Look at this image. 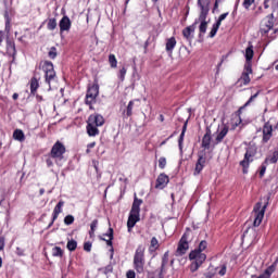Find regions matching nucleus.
Instances as JSON below:
<instances>
[{
	"mask_svg": "<svg viewBox=\"0 0 278 278\" xmlns=\"http://www.w3.org/2000/svg\"><path fill=\"white\" fill-rule=\"evenodd\" d=\"M270 0H265L264 1V7H265V9L266 10H268V8H270V5H268V2H269Z\"/></svg>",
	"mask_w": 278,
	"mask_h": 278,
	"instance_id": "obj_56",
	"label": "nucleus"
},
{
	"mask_svg": "<svg viewBox=\"0 0 278 278\" xmlns=\"http://www.w3.org/2000/svg\"><path fill=\"white\" fill-rule=\"evenodd\" d=\"M125 75H127V68L122 67L119 70V79H121V81H125Z\"/></svg>",
	"mask_w": 278,
	"mask_h": 278,
	"instance_id": "obj_43",
	"label": "nucleus"
},
{
	"mask_svg": "<svg viewBox=\"0 0 278 278\" xmlns=\"http://www.w3.org/2000/svg\"><path fill=\"white\" fill-rule=\"evenodd\" d=\"M47 164H48V166H53V162L49 159L47 160Z\"/></svg>",
	"mask_w": 278,
	"mask_h": 278,
	"instance_id": "obj_58",
	"label": "nucleus"
},
{
	"mask_svg": "<svg viewBox=\"0 0 278 278\" xmlns=\"http://www.w3.org/2000/svg\"><path fill=\"white\" fill-rule=\"evenodd\" d=\"M38 88H39L38 79L31 78V80H30V92H31V94H36V90H38Z\"/></svg>",
	"mask_w": 278,
	"mask_h": 278,
	"instance_id": "obj_30",
	"label": "nucleus"
},
{
	"mask_svg": "<svg viewBox=\"0 0 278 278\" xmlns=\"http://www.w3.org/2000/svg\"><path fill=\"white\" fill-rule=\"evenodd\" d=\"M106 270H109V273H111L112 271V267H108Z\"/></svg>",
	"mask_w": 278,
	"mask_h": 278,
	"instance_id": "obj_64",
	"label": "nucleus"
},
{
	"mask_svg": "<svg viewBox=\"0 0 278 278\" xmlns=\"http://www.w3.org/2000/svg\"><path fill=\"white\" fill-rule=\"evenodd\" d=\"M270 197L264 198L261 201H264V205L262 202L255 204L253 212H254V227H260L262 225V220H264V214L266 213V207H268V201Z\"/></svg>",
	"mask_w": 278,
	"mask_h": 278,
	"instance_id": "obj_3",
	"label": "nucleus"
},
{
	"mask_svg": "<svg viewBox=\"0 0 278 278\" xmlns=\"http://www.w3.org/2000/svg\"><path fill=\"white\" fill-rule=\"evenodd\" d=\"M249 75H253V70L251 68V62H247L244 65V71L239 79L241 84L244 86H248V84H251V77Z\"/></svg>",
	"mask_w": 278,
	"mask_h": 278,
	"instance_id": "obj_12",
	"label": "nucleus"
},
{
	"mask_svg": "<svg viewBox=\"0 0 278 278\" xmlns=\"http://www.w3.org/2000/svg\"><path fill=\"white\" fill-rule=\"evenodd\" d=\"M43 71L46 74V81L51 87L52 84H55V70H53V63L51 62H45L43 64Z\"/></svg>",
	"mask_w": 278,
	"mask_h": 278,
	"instance_id": "obj_8",
	"label": "nucleus"
},
{
	"mask_svg": "<svg viewBox=\"0 0 278 278\" xmlns=\"http://www.w3.org/2000/svg\"><path fill=\"white\" fill-rule=\"evenodd\" d=\"M275 27V16L273 14L267 15L261 23L262 34H268L270 29Z\"/></svg>",
	"mask_w": 278,
	"mask_h": 278,
	"instance_id": "obj_10",
	"label": "nucleus"
},
{
	"mask_svg": "<svg viewBox=\"0 0 278 278\" xmlns=\"http://www.w3.org/2000/svg\"><path fill=\"white\" fill-rule=\"evenodd\" d=\"M257 153V150L253 147L248 148L244 159L240 162V166H242V173L243 175H247L249 173V165L251 162H253V157H255V154Z\"/></svg>",
	"mask_w": 278,
	"mask_h": 278,
	"instance_id": "obj_6",
	"label": "nucleus"
},
{
	"mask_svg": "<svg viewBox=\"0 0 278 278\" xmlns=\"http://www.w3.org/2000/svg\"><path fill=\"white\" fill-rule=\"evenodd\" d=\"M220 27V22H216L214 25H213V27H212V29H211V31H210V38H214V36H216V34H217V31H218V28Z\"/></svg>",
	"mask_w": 278,
	"mask_h": 278,
	"instance_id": "obj_32",
	"label": "nucleus"
},
{
	"mask_svg": "<svg viewBox=\"0 0 278 278\" xmlns=\"http://www.w3.org/2000/svg\"><path fill=\"white\" fill-rule=\"evenodd\" d=\"M52 255H53V257H62V255H64V252L62 251V248L54 247L52 249Z\"/></svg>",
	"mask_w": 278,
	"mask_h": 278,
	"instance_id": "obj_33",
	"label": "nucleus"
},
{
	"mask_svg": "<svg viewBox=\"0 0 278 278\" xmlns=\"http://www.w3.org/2000/svg\"><path fill=\"white\" fill-rule=\"evenodd\" d=\"M87 134L88 136L94 137L99 136V128L105 125V118L101 114H92L87 121Z\"/></svg>",
	"mask_w": 278,
	"mask_h": 278,
	"instance_id": "obj_2",
	"label": "nucleus"
},
{
	"mask_svg": "<svg viewBox=\"0 0 278 278\" xmlns=\"http://www.w3.org/2000/svg\"><path fill=\"white\" fill-rule=\"evenodd\" d=\"M227 273V266L226 265H223L222 266V270L218 271V275H220L222 277L225 276Z\"/></svg>",
	"mask_w": 278,
	"mask_h": 278,
	"instance_id": "obj_50",
	"label": "nucleus"
},
{
	"mask_svg": "<svg viewBox=\"0 0 278 278\" xmlns=\"http://www.w3.org/2000/svg\"><path fill=\"white\" fill-rule=\"evenodd\" d=\"M253 3H255V0H243V8H245V10H249L251 5H253Z\"/></svg>",
	"mask_w": 278,
	"mask_h": 278,
	"instance_id": "obj_42",
	"label": "nucleus"
},
{
	"mask_svg": "<svg viewBox=\"0 0 278 278\" xmlns=\"http://www.w3.org/2000/svg\"><path fill=\"white\" fill-rule=\"evenodd\" d=\"M175 47H177V39H175V37H170L168 39H166V45H165V49L167 51V53H173V49H175Z\"/></svg>",
	"mask_w": 278,
	"mask_h": 278,
	"instance_id": "obj_23",
	"label": "nucleus"
},
{
	"mask_svg": "<svg viewBox=\"0 0 278 278\" xmlns=\"http://www.w3.org/2000/svg\"><path fill=\"white\" fill-rule=\"evenodd\" d=\"M59 26L61 31H68V29H71V18H68V16H63Z\"/></svg>",
	"mask_w": 278,
	"mask_h": 278,
	"instance_id": "obj_21",
	"label": "nucleus"
},
{
	"mask_svg": "<svg viewBox=\"0 0 278 278\" xmlns=\"http://www.w3.org/2000/svg\"><path fill=\"white\" fill-rule=\"evenodd\" d=\"M104 236L109 239H105L103 237H100V239L104 240V242H106L108 247H112V240H114V229L109 228V232H106Z\"/></svg>",
	"mask_w": 278,
	"mask_h": 278,
	"instance_id": "obj_25",
	"label": "nucleus"
},
{
	"mask_svg": "<svg viewBox=\"0 0 278 278\" xmlns=\"http://www.w3.org/2000/svg\"><path fill=\"white\" fill-rule=\"evenodd\" d=\"M264 173H266V167H262L260 172L261 177H264Z\"/></svg>",
	"mask_w": 278,
	"mask_h": 278,
	"instance_id": "obj_55",
	"label": "nucleus"
},
{
	"mask_svg": "<svg viewBox=\"0 0 278 278\" xmlns=\"http://www.w3.org/2000/svg\"><path fill=\"white\" fill-rule=\"evenodd\" d=\"M64 223L65 225H73V223H75V217L73 215H67L64 218Z\"/></svg>",
	"mask_w": 278,
	"mask_h": 278,
	"instance_id": "obj_40",
	"label": "nucleus"
},
{
	"mask_svg": "<svg viewBox=\"0 0 278 278\" xmlns=\"http://www.w3.org/2000/svg\"><path fill=\"white\" fill-rule=\"evenodd\" d=\"M55 27H58V21L55 18H49L48 20V29H50V31H53V29H55Z\"/></svg>",
	"mask_w": 278,
	"mask_h": 278,
	"instance_id": "obj_34",
	"label": "nucleus"
},
{
	"mask_svg": "<svg viewBox=\"0 0 278 278\" xmlns=\"http://www.w3.org/2000/svg\"><path fill=\"white\" fill-rule=\"evenodd\" d=\"M227 134H229V127L227 125H223L220 131L215 138V144L223 142V139L225 138V136H227Z\"/></svg>",
	"mask_w": 278,
	"mask_h": 278,
	"instance_id": "obj_19",
	"label": "nucleus"
},
{
	"mask_svg": "<svg viewBox=\"0 0 278 278\" xmlns=\"http://www.w3.org/2000/svg\"><path fill=\"white\" fill-rule=\"evenodd\" d=\"M48 55L51 60H55L58 58V49L55 47L50 48Z\"/></svg>",
	"mask_w": 278,
	"mask_h": 278,
	"instance_id": "obj_36",
	"label": "nucleus"
},
{
	"mask_svg": "<svg viewBox=\"0 0 278 278\" xmlns=\"http://www.w3.org/2000/svg\"><path fill=\"white\" fill-rule=\"evenodd\" d=\"M97 225H99V220H97V219H94L92 223H91V225H90V236H94V231H96V229H97Z\"/></svg>",
	"mask_w": 278,
	"mask_h": 278,
	"instance_id": "obj_38",
	"label": "nucleus"
},
{
	"mask_svg": "<svg viewBox=\"0 0 278 278\" xmlns=\"http://www.w3.org/2000/svg\"><path fill=\"white\" fill-rule=\"evenodd\" d=\"M97 97H99V85H93L89 87L86 96V104L90 105V110H92V103L97 102Z\"/></svg>",
	"mask_w": 278,
	"mask_h": 278,
	"instance_id": "obj_9",
	"label": "nucleus"
},
{
	"mask_svg": "<svg viewBox=\"0 0 278 278\" xmlns=\"http://www.w3.org/2000/svg\"><path fill=\"white\" fill-rule=\"evenodd\" d=\"M40 194H45V189H40Z\"/></svg>",
	"mask_w": 278,
	"mask_h": 278,
	"instance_id": "obj_61",
	"label": "nucleus"
},
{
	"mask_svg": "<svg viewBox=\"0 0 278 278\" xmlns=\"http://www.w3.org/2000/svg\"><path fill=\"white\" fill-rule=\"evenodd\" d=\"M97 147V142H91L87 146L88 149H94Z\"/></svg>",
	"mask_w": 278,
	"mask_h": 278,
	"instance_id": "obj_54",
	"label": "nucleus"
},
{
	"mask_svg": "<svg viewBox=\"0 0 278 278\" xmlns=\"http://www.w3.org/2000/svg\"><path fill=\"white\" fill-rule=\"evenodd\" d=\"M192 235V232L190 230H187L184 236L181 237L176 254L177 255H186V252L188 251V249H190V245L188 244V240H190V236Z\"/></svg>",
	"mask_w": 278,
	"mask_h": 278,
	"instance_id": "obj_7",
	"label": "nucleus"
},
{
	"mask_svg": "<svg viewBox=\"0 0 278 278\" xmlns=\"http://www.w3.org/2000/svg\"><path fill=\"white\" fill-rule=\"evenodd\" d=\"M198 5L201 8V18H205L210 13V0H198Z\"/></svg>",
	"mask_w": 278,
	"mask_h": 278,
	"instance_id": "obj_14",
	"label": "nucleus"
},
{
	"mask_svg": "<svg viewBox=\"0 0 278 278\" xmlns=\"http://www.w3.org/2000/svg\"><path fill=\"white\" fill-rule=\"evenodd\" d=\"M167 185L168 177L166 176V174H161L156 179L155 188H157L159 190H164V188H166Z\"/></svg>",
	"mask_w": 278,
	"mask_h": 278,
	"instance_id": "obj_17",
	"label": "nucleus"
},
{
	"mask_svg": "<svg viewBox=\"0 0 278 278\" xmlns=\"http://www.w3.org/2000/svg\"><path fill=\"white\" fill-rule=\"evenodd\" d=\"M140 222V215L130 213L127 222L128 231H131L136 227V223Z\"/></svg>",
	"mask_w": 278,
	"mask_h": 278,
	"instance_id": "obj_18",
	"label": "nucleus"
},
{
	"mask_svg": "<svg viewBox=\"0 0 278 278\" xmlns=\"http://www.w3.org/2000/svg\"><path fill=\"white\" fill-rule=\"evenodd\" d=\"M260 94V92H256L254 96H252L249 101L244 104L247 105H251L252 101H255V99H257V96Z\"/></svg>",
	"mask_w": 278,
	"mask_h": 278,
	"instance_id": "obj_48",
	"label": "nucleus"
},
{
	"mask_svg": "<svg viewBox=\"0 0 278 278\" xmlns=\"http://www.w3.org/2000/svg\"><path fill=\"white\" fill-rule=\"evenodd\" d=\"M210 144H212V130L207 129L202 138V147L203 149H210Z\"/></svg>",
	"mask_w": 278,
	"mask_h": 278,
	"instance_id": "obj_20",
	"label": "nucleus"
},
{
	"mask_svg": "<svg viewBox=\"0 0 278 278\" xmlns=\"http://www.w3.org/2000/svg\"><path fill=\"white\" fill-rule=\"evenodd\" d=\"M205 18H207V16H204V18H201V14L199 16V21H200V34H205V31H207V21H205Z\"/></svg>",
	"mask_w": 278,
	"mask_h": 278,
	"instance_id": "obj_28",
	"label": "nucleus"
},
{
	"mask_svg": "<svg viewBox=\"0 0 278 278\" xmlns=\"http://www.w3.org/2000/svg\"><path fill=\"white\" fill-rule=\"evenodd\" d=\"M3 42V31L0 30V45Z\"/></svg>",
	"mask_w": 278,
	"mask_h": 278,
	"instance_id": "obj_57",
	"label": "nucleus"
},
{
	"mask_svg": "<svg viewBox=\"0 0 278 278\" xmlns=\"http://www.w3.org/2000/svg\"><path fill=\"white\" fill-rule=\"evenodd\" d=\"M164 144H166V140H164V141L161 143V147H164Z\"/></svg>",
	"mask_w": 278,
	"mask_h": 278,
	"instance_id": "obj_62",
	"label": "nucleus"
},
{
	"mask_svg": "<svg viewBox=\"0 0 278 278\" xmlns=\"http://www.w3.org/2000/svg\"><path fill=\"white\" fill-rule=\"evenodd\" d=\"M5 249V238L1 237L0 238V251H3Z\"/></svg>",
	"mask_w": 278,
	"mask_h": 278,
	"instance_id": "obj_49",
	"label": "nucleus"
},
{
	"mask_svg": "<svg viewBox=\"0 0 278 278\" xmlns=\"http://www.w3.org/2000/svg\"><path fill=\"white\" fill-rule=\"evenodd\" d=\"M13 99H14V101H16V99H18V93H14Z\"/></svg>",
	"mask_w": 278,
	"mask_h": 278,
	"instance_id": "obj_59",
	"label": "nucleus"
},
{
	"mask_svg": "<svg viewBox=\"0 0 278 278\" xmlns=\"http://www.w3.org/2000/svg\"><path fill=\"white\" fill-rule=\"evenodd\" d=\"M245 60L248 62H251V60H253V47H249L245 50Z\"/></svg>",
	"mask_w": 278,
	"mask_h": 278,
	"instance_id": "obj_35",
	"label": "nucleus"
},
{
	"mask_svg": "<svg viewBox=\"0 0 278 278\" xmlns=\"http://www.w3.org/2000/svg\"><path fill=\"white\" fill-rule=\"evenodd\" d=\"M160 249V241L157 238L153 237L150 241V251H157Z\"/></svg>",
	"mask_w": 278,
	"mask_h": 278,
	"instance_id": "obj_29",
	"label": "nucleus"
},
{
	"mask_svg": "<svg viewBox=\"0 0 278 278\" xmlns=\"http://www.w3.org/2000/svg\"><path fill=\"white\" fill-rule=\"evenodd\" d=\"M227 16H229V13H224L222 15H219L217 23H219V27L220 24L223 23V21H225V18H227Z\"/></svg>",
	"mask_w": 278,
	"mask_h": 278,
	"instance_id": "obj_46",
	"label": "nucleus"
},
{
	"mask_svg": "<svg viewBox=\"0 0 278 278\" xmlns=\"http://www.w3.org/2000/svg\"><path fill=\"white\" fill-rule=\"evenodd\" d=\"M109 64L111 66V68H116L118 61L116 60V55L114 54H110L109 55Z\"/></svg>",
	"mask_w": 278,
	"mask_h": 278,
	"instance_id": "obj_31",
	"label": "nucleus"
},
{
	"mask_svg": "<svg viewBox=\"0 0 278 278\" xmlns=\"http://www.w3.org/2000/svg\"><path fill=\"white\" fill-rule=\"evenodd\" d=\"M240 123H242V119L240 118V116H235L232 118V129H236V127H238V125H240Z\"/></svg>",
	"mask_w": 278,
	"mask_h": 278,
	"instance_id": "obj_39",
	"label": "nucleus"
},
{
	"mask_svg": "<svg viewBox=\"0 0 278 278\" xmlns=\"http://www.w3.org/2000/svg\"><path fill=\"white\" fill-rule=\"evenodd\" d=\"M126 277H127V278H136V271H134V270H128L127 274H126Z\"/></svg>",
	"mask_w": 278,
	"mask_h": 278,
	"instance_id": "obj_51",
	"label": "nucleus"
},
{
	"mask_svg": "<svg viewBox=\"0 0 278 278\" xmlns=\"http://www.w3.org/2000/svg\"><path fill=\"white\" fill-rule=\"evenodd\" d=\"M242 238L245 242L253 243L255 242V238H257V232L255 229L250 228L243 233Z\"/></svg>",
	"mask_w": 278,
	"mask_h": 278,
	"instance_id": "obj_15",
	"label": "nucleus"
},
{
	"mask_svg": "<svg viewBox=\"0 0 278 278\" xmlns=\"http://www.w3.org/2000/svg\"><path fill=\"white\" fill-rule=\"evenodd\" d=\"M159 168H166V157H160L159 160Z\"/></svg>",
	"mask_w": 278,
	"mask_h": 278,
	"instance_id": "obj_44",
	"label": "nucleus"
},
{
	"mask_svg": "<svg viewBox=\"0 0 278 278\" xmlns=\"http://www.w3.org/2000/svg\"><path fill=\"white\" fill-rule=\"evenodd\" d=\"M182 131H184V134H186V124H185V126L182 128Z\"/></svg>",
	"mask_w": 278,
	"mask_h": 278,
	"instance_id": "obj_63",
	"label": "nucleus"
},
{
	"mask_svg": "<svg viewBox=\"0 0 278 278\" xmlns=\"http://www.w3.org/2000/svg\"><path fill=\"white\" fill-rule=\"evenodd\" d=\"M5 31L7 34H10V21H8L5 24Z\"/></svg>",
	"mask_w": 278,
	"mask_h": 278,
	"instance_id": "obj_53",
	"label": "nucleus"
},
{
	"mask_svg": "<svg viewBox=\"0 0 278 278\" xmlns=\"http://www.w3.org/2000/svg\"><path fill=\"white\" fill-rule=\"evenodd\" d=\"M67 249H68V251H75V249H77V241L70 240L67 242Z\"/></svg>",
	"mask_w": 278,
	"mask_h": 278,
	"instance_id": "obj_37",
	"label": "nucleus"
},
{
	"mask_svg": "<svg viewBox=\"0 0 278 278\" xmlns=\"http://www.w3.org/2000/svg\"><path fill=\"white\" fill-rule=\"evenodd\" d=\"M141 203H142V200L138 199V197L135 194V199H134V202H132L130 213L140 215V205H141Z\"/></svg>",
	"mask_w": 278,
	"mask_h": 278,
	"instance_id": "obj_22",
	"label": "nucleus"
},
{
	"mask_svg": "<svg viewBox=\"0 0 278 278\" xmlns=\"http://www.w3.org/2000/svg\"><path fill=\"white\" fill-rule=\"evenodd\" d=\"M1 266H3V260L0 256V268H1Z\"/></svg>",
	"mask_w": 278,
	"mask_h": 278,
	"instance_id": "obj_60",
	"label": "nucleus"
},
{
	"mask_svg": "<svg viewBox=\"0 0 278 278\" xmlns=\"http://www.w3.org/2000/svg\"><path fill=\"white\" fill-rule=\"evenodd\" d=\"M205 162H206L205 155L199 154V159H198V162L195 163L193 175H201V170L205 168Z\"/></svg>",
	"mask_w": 278,
	"mask_h": 278,
	"instance_id": "obj_13",
	"label": "nucleus"
},
{
	"mask_svg": "<svg viewBox=\"0 0 278 278\" xmlns=\"http://www.w3.org/2000/svg\"><path fill=\"white\" fill-rule=\"evenodd\" d=\"M13 138L14 140H18V142H24L25 141V132L21 129H16L13 132Z\"/></svg>",
	"mask_w": 278,
	"mask_h": 278,
	"instance_id": "obj_27",
	"label": "nucleus"
},
{
	"mask_svg": "<svg viewBox=\"0 0 278 278\" xmlns=\"http://www.w3.org/2000/svg\"><path fill=\"white\" fill-rule=\"evenodd\" d=\"M134 110V101H130L127 105L126 114L127 116H131Z\"/></svg>",
	"mask_w": 278,
	"mask_h": 278,
	"instance_id": "obj_41",
	"label": "nucleus"
},
{
	"mask_svg": "<svg viewBox=\"0 0 278 278\" xmlns=\"http://www.w3.org/2000/svg\"><path fill=\"white\" fill-rule=\"evenodd\" d=\"M262 142L266 144L270 138H273V124L270 122H266L262 128Z\"/></svg>",
	"mask_w": 278,
	"mask_h": 278,
	"instance_id": "obj_11",
	"label": "nucleus"
},
{
	"mask_svg": "<svg viewBox=\"0 0 278 278\" xmlns=\"http://www.w3.org/2000/svg\"><path fill=\"white\" fill-rule=\"evenodd\" d=\"M195 29H197V22L193 25L188 26L182 30L184 38H186V40H192V38H194L193 35Z\"/></svg>",
	"mask_w": 278,
	"mask_h": 278,
	"instance_id": "obj_16",
	"label": "nucleus"
},
{
	"mask_svg": "<svg viewBox=\"0 0 278 278\" xmlns=\"http://www.w3.org/2000/svg\"><path fill=\"white\" fill-rule=\"evenodd\" d=\"M84 249H85V251H87L88 253H90V251H92V243L86 242V243L84 244Z\"/></svg>",
	"mask_w": 278,
	"mask_h": 278,
	"instance_id": "obj_47",
	"label": "nucleus"
},
{
	"mask_svg": "<svg viewBox=\"0 0 278 278\" xmlns=\"http://www.w3.org/2000/svg\"><path fill=\"white\" fill-rule=\"evenodd\" d=\"M134 268L137 273H144V248L140 245L134 256Z\"/></svg>",
	"mask_w": 278,
	"mask_h": 278,
	"instance_id": "obj_4",
	"label": "nucleus"
},
{
	"mask_svg": "<svg viewBox=\"0 0 278 278\" xmlns=\"http://www.w3.org/2000/svg\"><path fill=\"white\" fill-rule=\"evenodd\" d=\"M277 160H278V153L275 152L274 156L270 159L271 164H276Z\"/></svg>",
	"mask_w": 278,
	"mask_h": 278,
	"instance_id": "obj_52",
	"label": "nucleus"
},
{
	"mask_svg": "<svg viewBox=\"0 0 278 278\" xmlns=\"http://www.w3.org/2000/svg\"><path fill=\"white\" fill-rule=\"evenodd\" d=\"M186 135V132H181L180 134V137H179V140H178V144H179V149L180 151L184 149L182 144H184V136Z\"/></svg>",
	"mask_w": 278,
	"mask_h": 278,
	"instance_id": "obj_45",
	"label": "nucleus"
},
{
	"mask_svg": "<svg viewBox=\"0 0 278 278\" xmlns=\"http://www.w3.org/2000/svg\"><path fill=\"white\" fill-rule=\"evenodd\" d=\"M205 249H207V241H201L199 244V249L192 251L189 254V258L193 261L190 265L191 273H195V270H199L201 264H203V262L207 260V256L205 255V253H203Z\"/></svg>",
	"mask_w": 278,
	"mask_h": 278,
	"instance_id": "obj_1",
	"label": "nucleus"
},
{
	"mask_svg": "<svg viewBox=\"0 0 278 278\" xmlns=\"http://www.w3.org/2000/svg\"><path fill=\"white\" fill-rule=\"evenodd\" d=\"M62 207H64V201H60L53 210V220H56L58 216L62 214Z\"/></svg>",
	"mask_w": 278,
	"mask_h": 278,
	"instance_id": "obj_26",
	"label": "nucleus"
},
{
	"mask_svg": "<svg viewBox=\"0 0 278 278\" xmlns=\"http://www.w3.org/2000/svg\"><path fill=\"white\" fill-rule=\"evenodd\" d=\"M273 273H275V265H270L269 267H267L265 271L260 276H252L251 278H270V275H273Z\"/></svg>",
	"mask_w": 278,
	"mask_h": 278,
	"instance_id": "obj_24",
	"label": "nucleus"
},
{
	"mask_svg": "<svg viewBox=\"0 0 278 278\" xmlns=\"http://www.w3.org/2000/svg\"><path fill=\"white\" fill-rule=\"evenodd\" d=\"M64 153H66V148L62 142L58 141L52 147L50 155L55 160V163L59 164V166H62L61 162L64 160Z\"/></svg>",
	"mask_w": 278,
	"mask_h": 278,
	"instance_id": "obj_5",
	"label": "nucleus"
}]
</instances>
